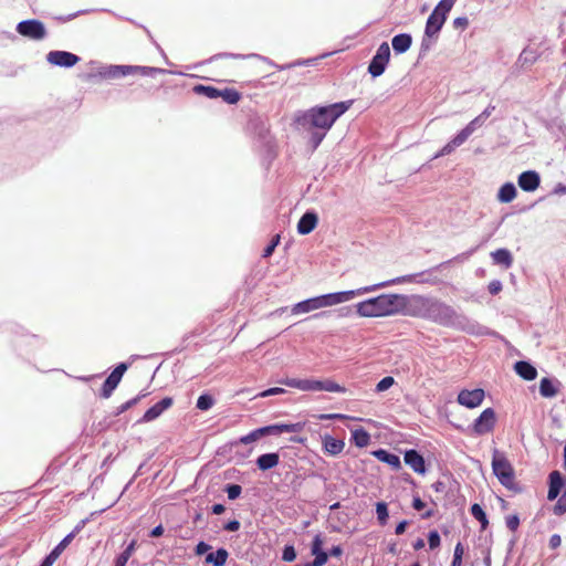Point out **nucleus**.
<instances>
[{
  "mask_svg": "<svg viewBox=\"0 0 566 566\" xmlns=\"http://www.w3.org/2000/svg\"><path fill=\"white\" fill-rule=\"evenodd\" d=\"M408 316L462 331H467L470 323L465 315L440 298L420 294L410 295Z\"/></svg>",
  "mask_w": 566,
  "mask_h": 566,
  "instance_id": "1",
  "label": "nucleus"
},
{
  "mask_svg": "<svg viewBox=\"0 0 566 566\" xmlns=\"http://www.w3.org/2000/svg\"><path fill=\"white\" fill-rule=\"evenodd\" d=\"M410 295L381 294L356 304L360 317L408 316Z\"/></svg>",
  "mask_w": 566,
  "mask_h": 566,
  "instance_id": "2",
  "label": "nucleus"
},
{
  "mask_svg": "<svg viewBox=\"0 0 566 566\" xmlns=\"http://www.w3.org/2000/svg\"><path fill=\"white\" fill-rule=\"evenodd\" d=\"M352 105L353 101L349 99L325 106H315L297 117V123L304 127L308 126L310 128L328 132L334 123L345 114Z\"/></svg>",
  "mask_w": 566,
  "mask_h": 566,
  "instance_id": "3",
  "label": "nucleus"
},
{
  "mask_svg": "<svg viewBox=\"0 0 566 566\" xmlns=\"http://www.w3.org/2000/svg\"><path fill=\"white\" fill-rule=\"evenodd\" d=\"M423 274H424L423 272L415 273V274H407V275L398 276L392 280L380 282L377 284L359 287L357 290L342 291V292H338L339 302L345 303V302L353 300L355 296L375 292L379 289L391 286V285H397V284H402V283H422V282H424V280H420V277Z\"/></svg>",
  "mask_w": 566,
  "mask_h": 566,
  "instance_id": "4",
  "label": "nucleus"
},
{
  "mask_svg": "<svg viewBox=\"0 0 566 566\" xmlns=\"http://www.w3.org/2000/svg\"><path fill=\"white\" fill-rule=\"evenodd\" d=\"M300 429L298 423H274L252 430L245 436L240 437L232 444H250L266 436H280L282 433L297 432Z\"/></svg>",
  "mask_w": 566,
  "mask_h": 566,
  "instance_id": "5",
  "label": "nucleus"
},
{
  "mask_svg": "<svg viewBox=\"0 0 566 566\" xmlns=\"http://www.w3.org/2000/svg\"><path fill=\"white\" fill-rule=\"evenodd\" d=\"M492 470L504 488L512 491L518 490L515 483L514 469L511 462L507 460L505 454L497 449H494L492 454Z\"/></svg>",
  "mask_w": 566,
  "mask_h": 566,
  "instance_id": "6",
  "label": "nucleus"
},
{
  "mask_svg": "<svg viewBox=\"0 0 566 566\" xmlns=\"http://www.w3.org/2000/svg\"><path fill=\"white\" fill-rule=\"evenodd\" d=\"M15 30L21 36L33 41H41L45 39L48 34L44 23L36 19L20 21Z\"/></svg>",
  "mask_w": 566,
  "mask_h": 566,
  "instance_id": "7",
  "label": "nucleus"
},
{
  "mask_svg": "<svg viewBox=\"0 0 566 566\" xmlns=\"http://www.w3.org/2000/svg\"><path fill=\"white\" fill-rule=\"evenodd\" d=\"M390 59V48L387 42H382L377 51L376 54L373 56L369 65H368V73L373 77L380 76L389 62Z\"/></svg>",
  "mask_w": 566,
  "mask_h": 566,
  "instance_id": "8",
  "label": "nucleus"
},
{
  "mask_svg": "<svg viewBox=\"0 0 566 566\" xmlns=\"http://www.w3.org/2000/svg\"><path fill=\"white\" fill-rule=\"evenodd\" d=\"M252 57L263 60L266 63L275 66V64L271 60H269L268 57L262 56L260 54H256V53L238 54V53H227V52H224V53H218V54L213 55L210 60L211 61L218 60V59H241V60H245V59H252ZM315 60L316 59L297 60V61H295L293 63H290V64H287L285 66H279V69L280 70H284V69H290V67L297 66V65H312ZM276 67H277V65H276Z\"/></svg>",
  "mask_w": 566,
  "mask_h": 566,
  "instance_id": "9",
  "label": "nucleus"
},
{
  "mask_svg": "<svg viewBox=\"0 0 566 566\" xmlns=\"http://www.w3.org/2000/svg\"><path fill=\"white\" fill-rule=\"evenodd\" d=\"M495 422H496L495 411L492 408H486L474 420V422L472 424V430L478 436L486 434L494 429Z\"/></svg>",
  "mask_w": 566,
  "mask_h": 566,
  "instance_id": "10",
  "label": "nucleus"
},
{
  "mask_svg": "<svg viewBox=\"0 0 566 566\" xmlns=\"http://www.w3.org/2000/svg\"><path fill=\"white\" fill-rule=\"evenodd\" d=\"M128 365L126 363H119L113 371L105 379L102 389L101 396L104 398H109L113 391L116 389L118 384L120 382L125 371L127 370Z\"/></svg>",
  "mask_w": 566,
  "mask_h": 566,
  "instance_id": "11",
  "label": "nucleus"
},
{
  "mask_svg": "<svg viewBox=\"0 0 566 566\" xmlns=\"http://www.w3.org/2000/svg\"><path fill=\"white\" fill-rule=\"evenodd\" d=\"M80 60L78 55L69 51L54 50L46 54L50 64L65 69L74 66Z\"/></svg>",
  "mask_w": 566,
  "mask_h": 566,
  "instance_id": "12",
  "label": "nucleus"
},
{
  "mask_svg": "<svg viewBox=\"0 0 566 566\" xmlns=\"http://www.w3.org/2000/svg\"><path fill=\"white\" fill-rule=\"evenodd\" d=\"M485 392L481 388H475L472 390L469 389H462L458 394L457 401L467 408L473 409L479 407L484 399Z\"/></svg>",
  "mask_w": 566,
  "mask_h": 566,
  "instance_id": "13",
  "label": "nucleus"
},
{
  "mask_svg": "<svg viewBox=\"0 0 566 566\" xmlns=\"http://www.w3.org/2000/svg\"><path fill=\"white\" fill-rule=\"evenodd\" d=\"M174 403L171 397H165L149 409L146 410L144 416L138 420L139 423L150 422L161 416L164 411L169 409Z\"/></svg>",
  "mask_w": 566,
  "mask_h": 566,
  "instance_id": "14",
  "label": "nucleus"
},
{
  "mask_svg": "<svg viewBox=\"0 0 566 566\" xmlns=\"http://www.w3.org/2000/svg\"><path fill=\"white\" fill-rule=\"evenodd\" d=\"M324 541L321 534L314 536L311 544V554L314 556L313 562L308 563L312 566H324L329 555L323 549Z\"/></svg>",
  "mask_w": 566,
  "mask_h": 566,
  "instance_id": "15",
  "label": "nucleus"
},
{
  "mask_svg": "<svg viewBox=\"0 0 566 566\" xmlns=\"http://www.w3.org/2000/svg\"><path fill=\"white\" fill-rule=\"evenodd\" d=\"M539 184L541 176L535 170L523 171L517 178L518 187L526 192L535 191L539 187Z\"/></svg>",
  "mask_w": 566,
  "mask_h": 566,
  "instance_id": "16",
  "label": "nucleus"
},
{
  "mask_svg": "<svg viewBox=\"0 0 566 566\" xmlns=\"http://www.w3.org/2000/svg\"><path fill=\"white\" fill-rule=\"evenodd\" d=\"M548 480L549 481H548L547 500L554 501L558 497L563 488L565 486L566 479L563 476V474L559 471H553L549 474Z\"/></svg>",
  "mask_w": 566,
  "mask_h": 566,
  "instance_id": "17",
  "label": "nucleus"
},
{
  "mask_svg": "<svg viewBox=\"0 0 566 566\" xmlns=\"http://www.w3.org/2000/svg\"><path fill=\"white\" fill-rule=\"evenodd\" d=\"M317 222V213L314 210H307L298 220L297 232L300 234H308L316 228Z\"/></svg>",
  "mask_w": 566,
  "mask_h": 566,
  "instance_id": "18",
  "label": "nucleus"
},
{
  "mask_svg": "<svg viewBox=\"0 0 566 566\" xmlns=\"http://www.w3.org/2000/svg\"><path fill=\"white\" fill-rule=\"evenodd\" d=\"M405 462L409 465L416 473L424 474L426 473V462L423 457L415 449L407 450L405 452Z\"/></svg>",
  "mask_w": 566,
  "mask_h": 566,
  "instance_id": "19",
  "label": "nucleus"
},
{
  "mask_svg": "<svg viewBox=\"0 0 566 566\" xmlns=\"http://www.w3.org/2000/svg\"><path fill=\"white\" fill-rule=\"evenodd\" d=\"M75 536V532L67 534L42 560L45 566H52L60 557L63 551L70 545Z\"/></svg>",
  "mask_w": 566,
  "mask_h": 566,
  "instance_id": "20",
  "label": "nucleus"
},
{
  "mask_svg": "<svg viewBox=\"0 0 566 566\" xmlns=\"http://www.w3.org/2000/svg\"><path fill=\"white\" fill-rule=\"evenodd\" d=\"M446 22L444 17H439L438 14L431 12V14L427 19L424 34L428 38H437L440 30L442 29Z\"/></svg>",
  "mask_w": 566,
  "mask_h": 566,
  "instance_id": "21",
  "label": "nucleus"
},
{
  "mask_svg": "<svg viewBox=\"0 0 566 566\" xmlns=\"http://www.w3.org/2000/svg\"><path fill=\"white\" fill-rule=\"evenodd\" d=\"M310 391L345 392L346 389L333 380L311 379Z\"/></svg>",
  "mask_w": 566,
  "mask_h": 566,
  "instance_id": "22",
  "label": "nucleus"
},
{
  "mask_svg": "<svg viewBox=\"0 0 566 566\" xmlns=\"http://www.w3.org/2000/svg\"><path fill=\"white\" fill-rule=\"evenodd\" d=\"M559 380L544 377L539 381V394L544 398H553L558 394Z\"/></svg>",
  "mask_w": 566,
  "mask_h": 566,
  "instance_id": "23",
  "label": "nucleus"
},
{
  "mask_svg": "<svg viewBox=\"0 0 566 566\" xmlns=\"http://www.w3.org/2000/svg\"><path fill=\"white\" fill-rule=\"evenodd\" d=\"M515 373L525 380H534L537 377L536 368L526 360H520L514 364Z\"/></svg>",
  "mask_w": 566,
  "mask_h": 566,
  "instance_id": "24",
  "label": "nucleus"
},
{
  "mask_svg": "<svg viewBox=\"0 0 566 566\" xmlns=\"http://www.w3.org/2000/svg\"><path fill=\"white\" fill-rule=\"evenodd\" d=\"M493 263L504 269H510L513 264V255L509 249L501 248L491 252Z\"/></svg>",
  "mask_w": 566,
  "mask_h": 566,
  "instance_id": "25",
  "label": "nucleus"
},
{
  "mask_svg": "<svg viewBox=\"0 0 566 566\" xmlns=\"http://www.w3.org/2000/svg\"><path fill=\"white\" fill-rule=\"evenodd\" d=\"M412 43V38L409 33H400L392 38L391 45L397 54L407 52Z\"/></svg>",
  "mask_w": 566,
  "mask_h": 566,
  "instance_id": "26",
  "label": "nucleus"
},
{
  "mask_svg": "<svg viewBox=\"0 0 566 566\" xmlns=\"http://www.w3.org/2000/svg\"><path fill=\"white\" fill-rule=\"evenodd\" d=\"M321 308L318 297H311L293 305L291 312L294 315L310 313L314 310Z\"/></svg>",
  "mask_w": 566,
  "mask_h": 566,
  "instance_id": "27",
  "label": "nucleus"
},
{
  "mask_svg": "<svg viewBox=\"0 0 566 566\" xmlns=\"http://www.w3.org/2000/svg\"><path fill=\"white\" fill-rule=\"evenodd\" d=\"M376 459L379 461L389 464L392 469H399L401 467V461L399 455L387 451L385 449H378L373 452Z\"/></svg>",
  "mask_w": 566,
  "mask_h": 566,
  "instance_id": "28",
  "label": "nucleus"
},
{
  "mask_svg": "<svg viewBox=\"0 0 566 566\" xmlns=\"http://www.w3.org/2000/svg\"><path fill=\"white\" fill-rule=\"evenodd\" d=\"M255 462L260 470L266 471L279 464L280 455L276 452L263 453L258 457Z\"/></svg>",
  "mask_w": 566,
  "mask_h": 566,
  "instance_id": "29",
  "label": "nucleus"
},
{
  "mask_svg": "<svg viewBox=\"0 0 566 566\" xmlns=\"http://www.w3.org/2000/svg\"><path fill=\"white\" fill-rule=\"evenodd\" d=\"M229 558V552L224 547H219L217 551L208 553L205 562L212 566H224Z\"/></svg>",
  "mask_w": 566,
  "mask_h": 566,
  "instance_id": "30",
  "label": "nucleus"
},
{
  "mask_svg": "<svg viewBox=\"0 0 566 566\" xmlns=\"http://www.w3.org/2000/svg\"><path fill=\"white\" fill-rule=\"evenodd\" d=\"M323 447L326 453L337 455L343 451L345 443L343 440L336 439L332 436H326L323 439Z\"/></svg>",
  "mask_w": 566,
  "mask_h": 566,
  "instance_id": "31",
  "label": "nucleus"
},
{
  "mask_svg": "<svg viewBox=\"0 0 566 566\" xmlns=\"http://www.w3.org/2000/svg\"><path fill=\"white\" fill-rule=\"evenodd\" d=\"M467 137L460 130L442 149L436 155V158L451 154L455 148L460 147L467 142Z\"/></svg>",
  "mask_w": 566,
  "mask_h": 566,
  "instance_id": "32",
  "label": "nucleus"
},
{
  "mask_svg": "<svg viewBox=\"0 0 566 566\" xmlns=\"http://www.w3.org/2000/svg\"><path fill=\"white\" fill-rule=\"evenodd\" d=\"M516 197V188L512 182H505L501 186L497 192V200L503 203H509Z\"/></svg>",
  "mask_w": 566,
  "mask_h": 566,
  "instance_id": "33",
  "label": "nucleus"
},
{
  "mask_svg": "<svg viewBox=\"0 0 566 566\" xmlns=\"http://www.w3.org/2000/svg\"><path fill=\"white\" fill-rule=\"evenodd\" d=\"M279 382L291 388L300 389L302 391L311 390V379H297L286 377L284 379H281Z\"/></svg>",
  "mask_w": 566,
  "mask_h": 566,
  "instance_id": "34",
  "label": "nucleus"
},
{
  "mask_svg": "<svg viewBox=\"0 0 566 566\" xmlns=\"http://www.w3.org/2000/svg\"><path fill=\"white\" fill-rule=\"evenodd\" d=\"M538 57V54H537V51L534 50V49H531V48H525L518 59H517V63L523 67V66H530L532 64H534L536 62Z\"/></svg>",
  "mask_w": 566,
  "mask_h": 566,
  "instance_id": "35",
  "label": "nucleus"
},
{
  "mask_svg": "<svg viewBox=\"0 0 566 566\" xmlns=\"http://www.w3.org/2000/svg\"><path fill=\"white\" fill-rule=\"evenodd\" d=\"M352 441L356 447L364 448L370 442V436L365 429L359 428L352 431Z\"/></svg>",
  "mask_w": 566,
  "mask_h": 566,
  "instance_id": "36",
  "label": "nucleus"
},
{
  "mask_svg": "<svg viewBox=\"0 0 566 566\" xmlns=\"http://www.w3.org/2000/svg\"><path fill=\"white\" fill-rule=\"evenodd\" d=\"M486 119L488 118L482 113L478 115L463 129H461L463 136L469 138L479 127L484 125Z\"/></svg>",
  "mask_w": 566,
  "mask_h": 566,
  "instance_id": "37",
  "label": "nucleus"
},
{
  "mask_svg": "<svg viewBox=\"0 0 566 566\" xmlns=\"http://www.w3.org/2000/svg\"><path fill=\"white\" fill-rule=\"evenodd\" d=\"M470 512H471V515H472L476 521H479V522H480V524H481V528H482V530H485V528L488 527V525H489V520H488V517H486V514H485V512H484L483 507H482L480 504L474 503V504H472V505H471V507H470Z\"/></svg>",
  "mask_w": 566,
  "mask_h": 566,
  "instance_id": "38",
  "label": "nucleus"
},
{
  "mask_svg": "<svg viewBox=\"0 0 566 566\" xmlns=\"http://www.w3.org/2000/svg\"><path fill=\"white\" fill-rule=\"evenodd\" d=\"M136 549V541H132L126 548L115 558V564L126 566L128 559L132 557Z\"/></svg>",
  "mask_w": 566,
  "mask_h": 566,
  "instance_id": "39",
  "label": "nucleus"
},
{
  "mask_svg": "<svg viewBox=\"0 0 566 566\" xmlns=\"http://www.w3.org/2000/svg\"><path fill=\"white\" fill-rule=\"evenodd\" d=\"M193 91L197 94L205 95L206 97H208L210 99L220 97V92H221V90H219L214 86H208V85H202V84L196 85L193 87Z\"/></svg>",
  "mask_w": 566,
  "mask_h": 566,
  "instance_id": "40",
  "label": "nucleus"
},
{
  "mask_svg": "<svg viewBox=\"0 0 566 566\" xmlns=\"http://www.w3.org/2000/svg\"><path fill=\"white\" fill-rule=\"evenodd\" d=\"M134 75H140V76H155L156 74H164L167 71L165 69L160 67H154V66H139L134 65Z\"/></svg>",
  "mask_w": 566,
  "mask_h": 566,
  "instance_id": "41",
  "label": "nucleus"
},
{
  "mask_svg": "<svg viewBox=\"0 0 566 566\" xmlns=\"http://www.w3.org/2000/svg\"><path fill=\"white\" fill-rule=\"evenodd\" d=\"M455 1L457 0H440V2L436 6L432 12L438 14L439 17H444V19L447 20L448 13L451 11Z\"/></svg>",
  "mask_w": 566,
  "mask_h": 566,
  "instance_id": "42",
  "label": "nucleus"
},
{
  "mask_svg": "<svg viewBox=\"0 0 566 566\" xmlns=\"http://www.w3.org/2000/svg\"><path fill=\"white\" fill-rule=\"evenodd\" d=\"M97 75L106 80L118 78V65L101 66L97 71Z\"/></svg>",
  "mask_w": 566,
  "mask_h": 566,
  "instance_id": "43",
  "label": "nucleus"
},
{
  "mask_svg": "<svg viewBox=\"0 0 566 566\" xmlns=\"http://www.w3.org/2000/svg\"><path fill=\"white\" fill-rule=\"evenodd\" d=\"M317 297L321 308L340 304L338 292L319 295Z\"/></svg>",
  "mask_w": 566,
  "mask_h": 566,
  "instance_id": "44",
  "label": "nucleus"
},
{
  "mask_svg": "<svg viewBox=\"0 0 566 566\" xmlns=\"http://www.w3.org/2000/svg\"><path fill=\"white\" fill-rule=\"evenodd\" d=\"M220 97L228 104H237L240 101V93L234 88H224L220 92Z\"/></svg>",
  "mask_w": 566,
  "mask_h": 566,
  "instance_id": "45",
  "label": "nucleus"
},
{
  "mask_svg": "<svg viewBox=\"0 0 566 566\" xmlns=\"http://www.w3.org/2000/svg\"><path fill=\"white\" fill-rule=\"evenodd\" d=\"M213 403H214V400H213L212 396H210L208 394H202L198 397L196 407L199 410L207 411L213 406Z\"/></svg>",
  "mask_w": 566,
  "mask_h": 566,
  "instance_id": "46",
  "label": "nucleus"
},
{
  "mask_svg": "<svg viewBox=\"0 0 566 566\" xmlns=\"http://www.w3.org/2000/svg\"><path fill=\"white\" fill-rule=\"evenodd\" d=\"M376 514L380 525H385L389 517L388 505L385 502H378L376 504Z\"/></svg>",
  "mask_w": 566,
  "mask_h": 566,
  "instance_id": "47",
  "label": "nucleus"
},
{
  "mask_svg": "<svg viewBox=\"0 0 566 566\" xmlns=\"http://www.w3.org/2000/svg\"><path fill=\"white\" fill-rule=\"evenodd\" d=\"M224 491L229 500H237L242 493V488L239 484L229 483L226 485Z\"/></svg>",
  "mask_w": 566,
  "mask_h": 566,
  "instance_id": "48",
  "label": "nucleus"
},
{
  "mask_svg": "<svg viewBox=\"0 0 566 566\" xmlns=\"http://www.w3.org/2000/svg\"><path fill=\"white\" fill-rule=\"evenodd\" d=\"M142 397H145V395H138V396L127 400L126 402L122 403L119 407H117L115 415L118 416V415L127 411L128 409H130L132 407L137 405L138 401L142 399Z\"/></svg>",
  "mask_w": 566,
  "mask_h": 566,
  "instance_id": "49",
  "label": "nucleus"
},
{
  "mask_svg": "<svg viewBox=\"0 0 566 566\" xmlns=\"http://www.w3.org/2000/svg\"><path fill=\"white\" fill-rule=\"evenodd\" d=\"M280 241H281L280 234H275L271 239L270 243L264 248L262 256L263 258L271 256L273 254L275 248L280 244Z\"/></svg>",
  "mask_w": 566,
  "mask_h": 566,
  "instance_id": "50",
  "label": "nucleus"
},
{
  "mask_svg": "<svg viewBox=\"0 0 566 566\" xmlns=\"http://www.w3.org/2000/svg\"><path fill=\"white\" fill-rule=\"evenodd\" d=\"M296 558L295 547L291 544H286L282 552V559L286 563H292Z\"/></svg>",
  "mask_w": 566,
  "mask_h": 566,
  "instance_id": "51",
  "label": "nucleus"
},
{
  "mask_svg": "<svg viewBox=\"0 0 566 566\" xmlns=\"http://www.w3.org/2000/svg\"><path fill=\"white\" fill-rule=\"evenodd\" d=\"M395 384V379L391 376H386L378 381L376 385V391L382 392L388 390Z\"/></svg>",
  "mask_w": 566,
  "mask_h": 566,
  "instance_id": "52",
  "label": "nucleus"
},
{
  "mask_svg": "<svg viewBox=\"0 0 566 566\" xmlns=\"http://www.w3.org/2000/svg\"><path fill=\"white\" fill-rule=\"evenodd\" d=\"M326 133L327 132L319 130V129L312 132L311 137H310V143L312 144L314 149H316L321 145L324 137L326 136Z\"/></svg>",
  "mask_w": 566,
  "mask_h": 566,
  "instance_id": "53",
  "label": "nucleus"
},
{
  "mask_svg": "<svg viewBox=\"0 0 566 566\" xmlns=\"http://www.w3.org/2000/svg\"><path fill=\"white\" fill-rule=\"evenodd\" d=\"M553 511L555 515H563L566 513V492L558 497Z\"/></svg>",
  "mask_w": 566,
  "mask_h": 566,
  "instance_id": "54",
  "label": "nucleus"
},
{
  "mask_svg": "<svg viewBox=\"0 0 566 566\" xmlns=\"http://www.w3.org/2000/svg\"><path fill=\"white\" fill-rule=\"evenodd\" d=\"M440 542H441V538H440L438 531L433 530L428 533V544H429L430 549H434V548L439 547Z\"/></svg>",
  "mask_w": 566,
  "mask_h": 566,
  "instance_id": "55",
  "label": "nucleus"
},
{
  "mask_svg": "<svg viewBox=\"0 0 566 566\" xmlns=\"http://www.w3.org/2000/svg\"><path fill=\"white\" fill-rule=\"evenodd\" d=\"M505 523H506V527L510 531L515 532L520 525V517L517 515H510L506 517Z\"/></svg>",
  "mask_w": 566,
  "mask_h": 566,
  "instance_id": "56",
  "label": "nucleus"
},
{
  "mask_svg": "<svg viewBox=\"0 0 566 566\" xmlns=\"http://www.w3.org/2000/svg\"><path fill=\"white\" fill-rule=\"evenodd\" d=\"M210 549H211L210 544H208L203 541H200L195 547V554L198 556H202L205 554L207 555Z\"/></svg>",
  "mask_w": 566,
  "mask_h": 566,
  "instance_id": "57",
  "label": "nucleus"
},
{
  "mask_svg": "<svg viewBox=\"0 0 566 566\" xmlns=\"http://www.w3.org/2000/svg\"><path fill=\"white\" fill-rule=\"evenodd\" d=\"M488 290L490 294L496 295L502 291V282L499 280H493L489 283Z\"/></svg>",
  "mask_w": 566,
  "mask_h": 566,
  "instance_id": "58",
  "label": "nucleus"
},
{
  "mask_svg": "<svg viewBox=\"0 0 566 566\" xmlns=\"http://www.w3.org/2000/svg\"><path fill=\"white\" fill-rule=\"evenodd\" d=\"M134 65H118V78L134 75Z\"/></svg>",
  "mask_w": 566,
  "mask_h": 566,
  "instance_id": "59",
  "label": "nucleus"
},
{
  "mask_svg": "<svg viewBox=\"0 0 566 566\" xmlns=\"http://www.w3.org/2000/svg\"><path fill=\"white\" fill-rule=\"evenodd\" d=\"M469 25L467 17H458L453 20V28L464 30Z\"/></svg>",
  "mask_w": 566,
  "mask_h": 566,
  "instance_id": "60",
  "label": "nucleus"
},
{
  "mask_svg": "<svg viewBox=\"0 0 566 566\" xmlns=\"http://www.w3.org/2000/svg\"><path fill=\"white\" fill-rule=\"evenodd\" d=\"M285 392V390L281 387H272V388H269L266 390H264L263 392L260 394L261 397H269V396H275V395H280V394H283Z\"/></svg>",
  "mask_w": 566,
  "mask_h": 566,
  "instance_id": "61",
  "label": "nucleus"
},
{
  "mask_svg": "<svg viewBox=\"0 0 566 566\" xmlns=\"http://www.w3.org/2000/svg\"><path fill=\"white\" fill-rule=\"evenodd\" d=\"M223 528L228 532H237L240 528V522L238 520L229 521L223 525Z\"/></svg>",
  "mask_w": 566,
  "mask_h": 566,
  "instance_id": "62",
  "label": "nucleus"
},
{
  "mask_svg": "<svg viewBox=\"0 0 566 566\" xmlns=\"http://www.w3.org/2000/svg\"><path fill=\"white\" fill-rule=\"evenodd\" d=\"M562 544V538L558 534H553L549 538V547L552 549H555L557 547H559Z\"/></svg>",
  "mask_w": 566,
  "mask_h": 566,
  "instance_id": "63",
  "label": "nucleus"
},
{
  "mask_svg": "<svg viewBox=\"0 0 566 566\" xmlns=\"http://www.w3.org/2000/svg\"><path fill=\"white\" fill-rule=\"evenodd\" d=\"M424 506H426V503L419 496H413L412 507L416 511H422L424 509Z\"/></svg>",
  "mask_w": 566,
  "mask_h": 566,
  "instance_id": "64",
  "label": "nucleus"
}]
</instances>
